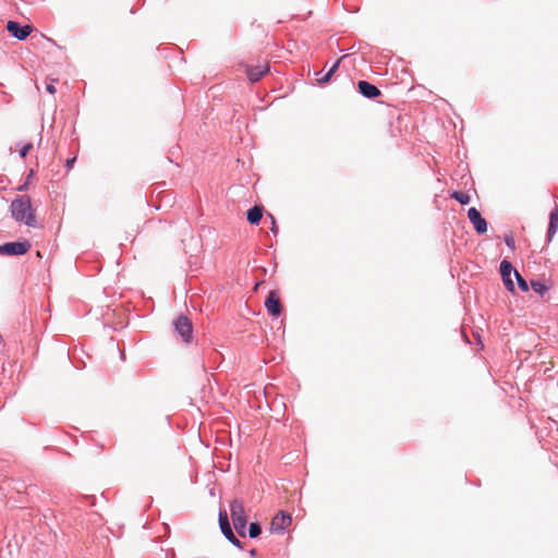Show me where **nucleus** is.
Wrapping results in <instances>:
<instances>
[{"label": "nucleus", "instance_id": "1", "mask_svg": "<svg viewBox=\"0 0 558 558\" xmlns=\"http://www.w3.org/2000/svg\"><path fill=\"white\" fill-rule=\"evenodd\" d=\"M11 215L17 222H22L27 227H37L35 209L32 207L28 196H17L10 206Z\"/></svg>", "mask_w": 558, "mask_h": 558}, {"label": "nucleus", "instance_id": "2", "mask_svg": "<svg viewBox=\"0 0 558 558\" xmlns=\"http://www.w3.org/2000/svg\"><path fill=\"white\" fill-rule=\"evenodd\" d=\"M230 512L235 531L240 536L244 537L246 534L247 521L242 501L234 499L230 505Z\"/></svg>", "mask_w": 558, "mask_h": 558}, {"label": "nucleus", "instance_id": "3", "mask_svg": "<svg viewBox=\"0 0 558 558\" xmlns=\"http://www.w3.org/2000/svg\"><path fill=\"white\" fill-rule=\"evenodd\" d=\"M31 248V243L28 241H16V242H8L0 245V255H10V256H19L24 255Z\"/></svg>", "mask_w": 558, "mask_h": 558}, {"label": "nucleus", "instance_id": "4", "mask_svg": "<svg viewBox=\"0 0 558 558\" xmlns=\"http://www.w3.org/2000/svg\"><path fill=\"white\" fill-rule=\"evenodd\" d=\"M219 525L225 537L235 547L242 549V543L234 535L226 511H219Z\"/></svg>", "mask_w": 558, "mask_h": 558}, {"label": "nucleus", "instance_id": "5", "mask_svg": "<svg viewBox=\"0 0 558 558\" xmlns=\"http://www.w3.org/2000/svg\"><path fill=\"white\" fill-rule=\"evenodd\" d=\"M177 333L183 339L184 342L190 343L193 336V326L186 316L180 315L173 322Z\"/></svg>", "mask_w": 558, "mask_h": 558}, {"label": "nucleus", "instance_id": "6", "mask_svg": "<svg viewBox=\"0 0 558 558\" xmlns=\"http://www.w3.org/2000/svg\"><path fill=\"white\" fill-rule=\"evenodd\" d=\"M468 218L478 234H484L487 232V221L482 217L481 213L475 207L469 208Z\"/></svg>", "mask_w": 558, "mask_h": 558}, {"label": "nucleus", "instance_id": "7", "mask_svg": "<svg viewBox=\"0 0 558 558\" xmlns=\"http://www.w3.org/2000/svg\"><path fill=\"white\" fill-rule=\"evenodd\" d=\"M291 515L284 511H280L271 521L270 530L274 533L282 534L291 524Z\"/></svg>", "mask_w": 558, "mask_h": 558}, {"label": "nucleus", "instance_id": "8", "mask_svg": "<svg viewBox=\"0 0 558 558\" xmlns=\"http://www.w3.org/2000/svg\"><path fill=\"white\" fill-rule=\"evenodd\" d=\"M7 29L16 39L24 40L29 36L32 32V26L21 25L19 22L15 21H9L7 24Z\"/></svg>", "mask_w": 558, "mask_h": 558}, {"label": "nucleus", "instance_id": "9", "mask_svg": "<svg viewBox=\"0 0 558 558\" xmlns=\"http://www.w3.org/2000/svg\"><path fill=\"white\" fill-rule=\"evenodd\" d=\"M499 270L506 289L510 292H513L514 283L511 279V272H514L515 269H513L512 264L509 260L504 259L500 263Z\"/></svg>", "mask_w": 558, "mask_h": 558}, {"label": "nucleus", "instance_id": "10", "mask_svg": "<svg viewBox=\"0 0 558 558\" xmlns=\"http://www.w3.org/2000/svg\"><path fill=\"white\" fill-rule=\"evenodd\" d=\"M265 307L268 314L272 317H278L282 312L280 299L275 291H270L265 300Z\"/></svg>", "mask_w": 558, "mask_h": 558}, {"label": "nucleus", "instance_id": "11", "mask_svg": "<svg viewBox=\"0 0 558 558\" xmlns=\"http://www.w3.org/2000/svg\"><path fill=\"white\" fill-rule=\"evenodd\" d=\"M357 88L361 95L368 99H374L380 95L379 88L367 81H359Z\"/></svg>", "mask_w": 558, "mask_h": 558}, {"label": "nucleus", "instance_id": "12", "mask_svg": "<svg viewBox=\"0 0 558 558\" xmlns=\"http://www.w3.org/2000/svg\"><path fill=\"white\" fill-rule=\"evenodd\" d=\"M558 230V207H556L549 215V225L546 233L547 242H551L553 238Z\"/></svg>", "mask_w": 558, "mask_h": 558}, {"label": "nucleus", "instance_id": "13", "mask_svg": "<svg viewBox=\"0 0 558 558\" xmlns=\"http://www.w3.org/2000/svg\"><path fill=\"white\" fill-rule=\"evenodd\" d=\"M268 71V65H255L248 68L246 73L251 82H258Z\"/></svg>", "mask_w": 558, "mask_h": 558}, {"label": "nucleus", "instance_id": "14", "mask_svg": "<svg viewBox=\"0 0 558 558\" xmlns=\"http://www.w3.org/2000/svg\"><path fill=\"white\" fill-rule=\"evenodd\" d=\"M343 58L344 57H341L340 59H338L325 74L322 75V71L316 72L317 83L320 85L328 83L330 81V78L332 77V75L338 70L340 62L342 61Z\"/></svg>", "mask_w": 558, "mask_h": 558}, {"label": "nucleus", "instance_id": "15", "mask_svg": "<svg viewBox=\"0 0 558 558\" xmlns=\"http://www.w3.org/2000/svg\"><path fill=\"white\" fill-rule=\"evenodd\" d=\"M343 58L344 57H341L340 59H338L325 74L322 75V71L316 72L317 83L320 85L328 83L330 81V78L332 77V75L338 70L340 62L342 61Z\"/></svg>", "mask_w": 558, "mask_h": 558}, {"label": "nucleus", "instance_id": "16", "mask_svg": "<svg viewBox=\"0 0 558 558\" xmlns=\"http://www.w3.org/2000/svg\"><path fill=\"white\" fill-rule=\"evenodd\" d=\"M343 58L344 57H341L340 59H338L325 74L322 75V71L316 72L317 83L320 85L328 83L330 81V78L332 77V75L338 70L340 62L342 61Z\"/></svg>", "mask_w": 558, "mask_h": 558}, {"label": "nucleus", "instance_id": "17", "mask_svg": "<svg viewBox=\"0 0 558 558\" xmlns=\"http://www.w3.org/2000/svg\"><path fill=\"white\" fill-rule=\"evenodd\" d=\"M263 218V207L262 206H253L246 211V219L251 225H258Z\"/></svg>", "mask_w": 558, "mask_h": 558}, {"label": "nucleus", "instance_id": "18", "mask_svg": "<svg viewBox=\"0 0 558 558\" xmlns=\"http://www.w3.org/2000/svg\"><path fill=\"white\" fill-rule=\"evenodd\" d=\"M262 527L258 522H252L248 526V536L251 538H256L260 535Z\"/></svg>", "mask_w": 558, "mask_h": 558}, {"label": "nucleus", "instance_id": "19", "mask_svg": "<svg viewBox=\"0 0 558 558\" xmlns=\"http://www.w3.org/2000/svg\"><path fill=\"white\" fill-rule=\"evenodd\" d=\"M452 197L461 205L469 204L471 199L470 195L464 192H453Z\"/></svg>", "mask_w": 558, "mask_h": 558}, {"label": "nucleus", "instance_id": "20", "mask_svg": "<svg viewBox=\"0 0 558 558\" xmlns=\"http://www.w3.org/2000/svg\"><path fill=\"white\" fill-rule=\"evenodd\" d=\"M531 287L539 295H544L548 290V287L541 281H532Z\"/></svg>", "mask_w": 558, "mask_h": 558}, {"label": "nucleus", "instance_id": "21", "mask_svg": "<svg viewBox=\"0 0 558 558\" xmlns=\"http://www.w3.org/2000/svg\"><path fill=\"white\" fill-rule=\"evenodd\" d=\"M514 276H515L518 287L520 288V290L523 292L529 291V284H527L526 280L517 270H514Z\"/></svg>", "mask_w": 558, "mask_h": 558}, {"label": "nucleus", "instance_id": "22", "mask_svg": "<svg viewBox=\"0 0 558 558\" xmlns=\"http://www.w3.org/2000/svg\"><path fill=\"white\" fill-rule=\"evenodd\" d=\"M33 147V144L32 143H27V144H23L22 147L20 148V156L22 158H25L28 154V151L32 149Z\"/></svg>", "mask_w": 558, "mask_h": 558}, {"label": "nucleus", "instance_id": "23", "mask_svg": "<svg viewBox=\"0 0 558 558\" xmlns=\"http://www.w3.org/2000/svg\"><path fill=\"white\" fill-rule=\"evenodd\" d=\"M268 217L271 220V232L276 235L278 233V227L276 225L275 217L271 214H268Z\"/></svg>", "mask_w": 558, "mask_h": 558}, {"label": "nucleus", "instance_id": "24", "mask_svg": "<svg viewBox=\"0 0 558 558\" xmlns=\"http://www.w3.org/2000/svg\"><path fill=\"white\" fill-rule=\"evenodd\" d=\"M505 243L508 247L514 248V239L511 235L505 238Z\"/></svg>", "mask_w": 558, "mask_h": 558}, {"label": "nucleus", "instance_id": "25", "mask_svg": "<svg viewBox=\"0 0 558 558\" xmlns=\"http://www.w3.org/2000/svg\"><path fill=\"white\" fill-rule=\"evenodd\" d=\"M46 90L50 94H54L56 93V86L53 85V83H49L46 85Z\"/></svg>", "mask_w": 558, "mask_h": 558}, {"label": "nucleus", "instance_id": "26", "mask_svg": "<svg viewBox=\"0 0 558 558\" xmlns=\"http://www.w3.org/2000/svg\"><path fill=\"white\" fill-rule=\"evenodd\" d=\"M74 162H75V157H73L71 159H68L66 162H65V167L68 169H71L73 167Z\"/></svg>", "mask_w": 558, "mask_h": 558}, {"label": "nucleus", "instance_id": "27", "mask_svg": "<svg viewBox=\"0 0 558 558\" xmlns=\"http://www.w3.org/2000/svg\"><path fill=\"white\" fill-rule=\"evenodd\" d=\"M26 187H27V184L25 183V184L21 185L17 190L19 191H24V190H26Z\"/></svg>", "mask_w": 558, "mask_h": 558}, {"label": "nucleus", "instance_id": "28", "mask_svg": "<svg viewBox=\"0 0 558 558\" xmlns=\"http://www.w3.org/2000/svg\"><path fill=\"white\" fill-rule=\"evenodd\" d=\"M250 554H251L252 556H255V555H256V549H252V550L250 551Z\"/></svg>", "mask_w": 558, "mask_h": 558}]
</instances>
